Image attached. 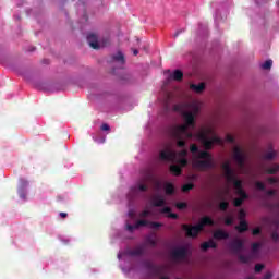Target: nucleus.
Segmentation results:
<instances>
[{
  "label": "nucleus",
  "instance_id": "obj_59",
  "mask_svg": "<svg viewBox=\"0 0 279 279\" xmlns=\"http://www.w3.org/2000/svg\"><path fill=\"white\" fill-rule=\"evenodd\" d=\"M160 279H169V278H167V277H161Z\"/></svg>",
  "mask_w": 279,
  "mask_h": 279
},
{
  "label": "nucleus",
  "instance_id": "obj_30",
  "mask_svg": "<svg viewBox=\"0 0 279 279\" xmlns=\"http://www.w3.org/2000/svg\"><path fill=\"white\" fill-rule=\"evenodd\" d=\"M272 65H274V61L267 60L262 64V69H264L265 71H269V69H271Z\"/></svg>",
  "mask_w": 279,
  "mask_h": 279
},
{
  "label": "nucleus",
  "instance_id": "obj_27",
  "mask_svg": "<svg viewBox=\"0 0 279 279\" xmlns=\"http://www.w3.org/2000/svg\"><path fill=\"white\" fill-rule=\"evenodd\" d=\"M193 189H195V184L186 183V184L182 185L181 191L183 193H189L190 191H193Z\"/></svg>",
  "mask_w": 279,
  "mask_h": 279
},
{
  "label": "nucleus",
  "instance_id": "obj_1",
  "mask_svg": "<svg viewBox=\"0 0 279 279\" xmlns=\"http://www.w3.org/2000/svg\"><path fill=\"white\" fill-rule=\"evenodd\" d=\"M174 112H180L184 120V124H175L168 128V134L171 138L177 141V147L184 149L186 147V141L193 138V132L195 130V117L199 114V105L197 102L192 104H177L173 107Z\"/></svg>",
  "mask_w": 279,
  "mask_h": 279
},
{
  "label": "nucleus",
  "instance_id": "obj_15",
  "mask_svg": "<svg viewBox=\"0 0 279 279\" xmlns=\"http://www.w3.org/2000/svg\"><path fill=\"white\" fill-rule=\"evenodd\" d=\"M217 250V243L213 240H209L207 242H204L203 244H201V250L203 252H207V250Z\"/></svg>",
  "mask_w": 279,
  "mask_h": 279
},
{
  "label": "nucleus",
  "instance_id": "obj_60",
  "mask_svg": "<svg viewBox=\"0 0 279 279\" xmlns=\"http://www.w3.org/2000/svg\"><path fill=\"white\" fill-rule=\"evenodd\" d=\"M130 216L132 217V213H130Z\"/></svg>",
  "mask_w": 279,
  "mask_h": 279
},
{
  "label": "nucleus",
  "instance_id": "obj_57",
  "mask_svg": "<svg viewBox=\"0 0 279 279\" xmlns=\"http://www.w3.org/2000/svg\"><path fill=\"white\" fill-rule=\"evenodd\" d=\"M174 36H175V37L180 36V32H177V33L174 34Z\"/></svg>",
  "mask_w": 279,
  "mask_h": 279
},
{
  "label": "nucleus",
  "instance_id": "obj_10",
  "mask_svg": "<svg viewBox=\"0 0 279 279\" xmlns=\"http://www.w3.org/2000/svg\"><path fill=\"white\" fill-rule=\"evenodd\" d=\"M195 169H201V171H204V169H215V160H196L194 161Z\"/></svg>",
  "mask_w": 279,
  "mask_h": 279
},
{
  "label": "nucleus",
  "instance_id": "obj_25",
  "mask_svg": "<svg viewBox=\"0 0 279 279\" xmlns=\"http://www.w3.org/2000/svg\"><path fill=\"white\" fill-rule=\"evenodd\" d=\"M114 62H121L122 64H125V56L121 51H119L116 56L112 57Z\"/></svg>",
  "mask_w": 279,
  "mask_h": 279
},
{
  "label": "nucleus",
  "instance_id": "obj_55",
  "mask_svg": "<svg viewBox=\"0 0 279 279\" xmlns=\"http://www.w3.org/2000/svg\"><path fill=\"white\" fill-rule=\"evenodd\" d=\"M271 272H267L265 276H264V279H271Z\"/></svg>",
  "mask_w": 279,
  "mask_h": 279
},
{
  "label": "nucleus",
  "instance_id": "obj_32",
  "mask_svg": "<svg viewBox=\"0 0 279 279\" xmlns=\"http://www.w3.org/2000/svg\"><path fill=\"white\" fill-rule=\"evenodd\" d=\"M149 228H151L153 230H158V228H162V223L160 222H154V221H149L148 222Z\"/></svg>",
  "mask_w": 279,
  "mask_h": 279
},
{
  "label": "nucleus",
  "instance_id": "obj_39",
  "mask_svg": "<svg viewBox=\"0 0 279 279\" xmlns=\"http://www.w3.org/2000/svg\"><path fill=\"white\" fill-rule=\"evenodd\" d=\"M234 223V218H232V217H227L226 219H225V225L226 226H232Z\"/></svg>",
  "mask_w": 279,
  "mask_h": 279
},
{
  "label": "nucleus",
  "instance_id": "obj_38",
  "mask_svg": "<svg viewBox=\"0 0 279 279\" xmlns=\"http://www.w3.org/2000/svg\"><path fill=\"white\" fill-rule=\"evenodd\" d=\"M265 269V265L256 264L255 265V274H260Z\"/></svg>",
  "mask_w": 279,
  "mask_h": 279
},
{
  "label": "nucleus",
  "instance_id": "obj_12",
  "mask_svg": "<svg viewBox=\"0 0 279 279\" xmlns=\"http://www.w3.org/2000/svg\"><path fill=\"white\" fill-rule=\"evenodd\" d=\"M243 245L244 243L242 242V240L235 239L230 243V250H232L234 254H239V252L243 250Z\"/></svg>",
  "mask_w": 279,
  "mask_h": 279
},
{
  "label": "nucleus",
  "instance_id": "obj_50",
  "mask_svg": "<svg viewBox=\"0 0 279 279\" xmlns=\"http://www.w3.org/2000/svg\"><path fill=\"white\" fill-rule=\"evenodd\" d=\"M245 211L243 209H240L239 211V216H240V219H245Z\"/></svg>",
  "mask_w": 279,
  "mask_h": 279
},
{
  "label": "nucleus",
  "instance_id": "obj_47",
  "mask_svg": "<svg viewBox=\"0 0 279 279\" xmlns=\"http://www.w3.org/2000/svg\"><path fill=\"white\" fill-rule=\"evenodd\" d=\"M100 130H102V132H108V131H110V125H108V124H102L101 126H100Z\"/></svg>",
  "mask_w": 279,
  "mask_h": 279
},
{
  "label": "nucleus",
  "instance_id": "obj_16",
  "mask_svg": "<svg viewBox=\"0 0 279 279\" xmlns=\"http://www.w3.org/2000/svg\"><path fill=\"white\" fill-rule=\"evenodd\" d=\"M129 256H143L145 254V246H137L134 250L128 251Z\"/></svg>",
  "mask_w": 279,
  "mask_h": 279
},
{
  "label": "nucleus",
  "instance_id": "obj_51",
  "mask_svg": "<svg viewBox=\"0 0 279 279\" xmlns=\"http://www.w3.org/2000/svg\"><path fill=\"white\" fill-rule=\"evenodd\" d=\"M168 217L170 218V219H178V214H173V213H169V215H168Z\"/></svg>",
  "mask_w": 279,
  "mask_h": 279
},
{
  "label": "nucleus",
  "instance_id": "obj_52",
  "mask_svg": "<svg viewBox=\"0 0 279 279\" xmlns=\"http://www.w3.org/2000/svg\"><path fill=\"white\" fill-rule=\"evenodd\" d=\"M29 184V182L25 179H21V185L22 186H27Z\"/></svg>",
  "mask_w": 279,
  "mask_h": 279
},
{
  "label": "nucleus",
  "instance_id": "obj_35",
  "mask_svg": "<svg viewBox=\"0 0 279 279\" xmlns=\"http://www.w3.org/2000/svg\"><path fill=\"white\" fill-rule=\"evenodd\" d=\"M255 187L257 189V191H265L266 187H265V183L260 182V181H257L255 183Z\"/></svg>",
  "mask_w": 279,
  "mask_h": 279
},
{
  "label": "nucleus",
  "instance_id": "obj_43",
  "mask_svg": "<svg viewBox=\"0 0 279 279\" xmlns=\"http://www.w3.org/2000/svg\"><path fill=\"white\" fill-rule=\"evenodd\" d=\"M267 182H269L270 184H278V179L275 177H268Z\"/></svg>",
  "mask_w": 279,
  "mask_h": 279
},
{
  "label": "nucleus",
  "instance_id": "obj_37",
  "mask_svg": "<svg viewBox=\"0 0 279 279\" xmlns=\"http://www.w3.org/2000/svg\"><path fill=\"white\" fill-rule=\"evenodd\" d=\"M178 156H179V158H186V156H189V150L183 149V150L177 153V158H178Z\"/></svg>",
  "mask_w": 279,
  "mask_h": 279
},
{
  "label": "nucleus",
  "instance_id": "obj_21",
  "mask_svg": "<svg viewBox=\"0 0 279 279\" xmlns=\"http://www.w3.org/2000/svg\"><path fill=\"white\" fill-rule=\"evenodd\" d=\"M198 158L201 160H215V159H213V155H210V153H208L206 150H199Z\"/></svg>",
  "mask_w": 279,
  "mask_h": 279
},
{
  "label": "nucleus",
  "instance_id": "obj_44",
  "mask_svg": "<svg viewBox=\"0 0 279 279\" xmlns=\"http://www.w3.org/2000/svg\"><path fill=\"white\" fill-rule=\"evenodd\" d=\"M267 197H274L276 196V190H267L266 191Z\"/></svg>",
  "mask_w": 279,
  "mask_h": 279
},
{
  "label": "nucleus",
  "instance_id": "obj_3",
  "mask_svg": "<svg viewBox=\"0 0 279 279\" xmlns=\"http://www.w3.org/2000/svg\"><path fill=\"white\" fill-rule=\"evenodd\" d=\"M206 226H215V220H213V218H210L208 216H205L201 219L199 223H197L195 226L182 225V230L185 231L186 236H189L191 239H195V238H197L199 232H202V230H204V227H206Z\"/></svg>",
  "mask_w": 279,
  "mask_h": 279
},
{
  "label": "nucleus",
  "instance_id": "obj_56",
  "mask_svg": "<svg viewBox=\"0 0 279 279\" xmlns=\"http://www.w3.org/2000/svg\"><path fill=\"white\" fill-rule=\"evenodd\" d=\"M133 54H134V56H138V50L134 49V50H133Z\"/></svg>",
  "mask_w": 279,
  "mask_h": 279
},
{
  "label": "nucleus",
  "instance_id": "obj_4",
  "mask_svg": "<svg viewBox=\"0 0 279 279\" xmlns=\"http://www.w3.org/2000/svg\"><path fill=\"white\" fill-rule=\"evenodd\" d=\"M160 160L167 162H178L179 167H186L189 165V159L186 158H178V153L175 150H171L169 148L163 149L159 153Z\"/></svg>",
  "mask_w": 279,
  "mask_h": 279
},
{
  "label": "nucleus",
  "instance_id": "obj_31",
  "mask_svg": "<svg viewBox=\"0 0 279 279\" xmlns=\"http://www.w3.org/2000/svg\"><path fill=\"white\" fill-rule=\"evenodd\" d=\"M145 226H149V221L148 220H137L136 223H135V228H143Z\"/></svg>",
  "mask_w": 279,
  "mask_h": 279
},
{
  "label": "nucleus",
  "instance_id": "obj_34",
  "mask_svg": "<svg viewBox=\"0 0 279 279\" xmlns=\"http://www.w3.org/2000/svg\"><path fill=\"white\" fill-rule=\"evenodd\" d=\"M230 206V203H228V202H221L220 204H219V209L220 210H222V211H226V210H228V207Z\"/></svg>",
  "mask_w": 279,
  "mask_h": 279
},
{
  "label": "nucleus",
  "instance_id": "obj_54",
  "mask_svg": "<svg viewBox=\"0 0 279 279\" xmlns=\"http://www.w3.org/2000/svg\"><path fill=\"white\" fill-rule=\"evenodd\" d=\"M199 177L197 174H192L189 177V180L195 181L197 180Z\"/></svg>",
  "mask_w": 279,
  "mask_h": 279
},
{
  "label": "nucleus",
  "instance_id": "obj_48",
  "mask_svg": "<svg viewBox=\"0 0 279 279\" xmlns=\"http://www.w3.org/2000/svg\"><path fill=\"white\" fill-rule=\"evenodd\" d=\"M252 234L253 236H258V234H260V228L253 229Z\"/></svg>",
  "mask_w": 279,
  "mask_h": 279
},
{
  "label": "nucleus",
  "instance_id": "obj_9",
  "mask_svg": "<svg viewBox=\"0 0 279 279\" xmlns=\"http://www.w3.org/2000/svg\"><path fill=\"white\" fill-rule=\"evenodd\" d=\"M187 254H189V251L186 250V247L183 246V247L173 248L170 253V256L172 260H184Z\"/></svg>",
  "mask_w": 279,
  "mask_h": 279
},
{
  "label": "nucleus",
  "instance_id": "obj_8",
  "mask_svg": "<svg viewBox=\"0 0 279 279\" xmlns=\"http://www.w3.org/2000/svg\"><path fill=\"white\" fill-rule=\"evenodd\" d=\"M148 189L149 186H147V184L137 183L130 189L128 197L130 201L135 199V197H138V193H145Z\"/></svg>",
  "mask_w": 279,
  "mask_h": 279
},
{
  "label": "nucleus",
  "instance_id": "obj_42",
  "mask_svg": "<svg viewBox=\"0 0 279 279\" xmlns=\"http://www.w3.org/2000/svg\"><path fill=\"white\" fill-rule=\"evenodd\" d=\"M271 239H272V241H275V243H278V241H279L278 231H274V232L271 233Z\"/></svg>",
  "mask_w": 279,
  "mask_h": 279
},
{
  "label": "nucleus",
  "instance_id": "obj_6",
  "mask_svg": "<svg viewBox=\"0 0 279 279\" xmlns=\"http://www.w3.org/2000/svg\"><path fill=\"white\" fill-rule=\"evenodd\" d=\"M232 153L233 160L236 162L240 169H243V167H245V160H247V155H245L243 148L239 146L233 147Z\"/></svg>",
  "mask_w": 279,
  "mask_h": 279
},
{
  "label": "nucleus",
  "instance_id": "obj_20",
  "mask_svg": "<svg viewBox=\"0 0 279 279\" xmlns=\"http://www.w3.org/2000/svg\"><path fill=\"white\" fill-rule=\"evenodd\" d=\"M191 90H194V93H204L206 88V84L199 83L198 85L191 84L190 85Z\"/></svg>",
  "mask_w": 279,
  "mask_h": 279
},
{
  "label": "nucleus",
  "instance_id": "obj_2",
  "mask_svg": "<svg viewBox=\"0 0 279 279\" xmlns=\"http://www.w3.org/2000/svg\"><path fill=\"white\" fill-rule=\"evenodd\" d=\"M196 138L202 143L203 147L208 151L213 149V145L217 143L218 145H221L223 141L215 134V131H213L211 128H208L204 131H201L196 134Z\"/></svg>",
  "mask_w": 279,
  "mask_h": 279
},
{
  "label": "nucleus",
  "instance_id": "obj_23",
  "mask_svg": "<svg viewBox=\"0 0 279 279\" xmlns=\"http://www.w3.org/2000/svg\"><path fill=\"white\" fill-rule=\"evenodd\" d=\"M170 171L173 173V175H182V168L178 165H171L170 166Z\"/></svg>",
  "mask_w": 279,
  "mask_h": 279
},
{
  "label": "nucleus",
  "instance_id": "obj_49",
  "mask_svg": "<svg viewBox=\"0 0 279 279\" xmlns=\"http://www.w3.org/2000/svg\"><path fill=\"white\" fill-rule=\"evenodd\" d=\"M161 213H163L165 215H169L171 213V208L170 207H163Z\"/></svg>",
  "mask_w": 279,
  "mask_h": 279
},
{
  "label": "nucleus",
  "instance_id": "obj_24",
  "mask_svg": "<svg viewBox=\"0 0 279 279\" xmlns=\"http://www.w3.org/2000/svg\"><path fill=\"white\" fill-rule=\"evenodd\" d=\"M165 192L166 195H173V193H175V186H173L172 183H166Z\"/></svg>",
  "mask_w": 279,
  "mask_h": 279
},
{
  "label": "nucleus",
  "instance_id": "obj_41",
  "mask_svg": "<svg viewBox=\"0 0 279 279\" xmlns=\"http://www.w3.org/2000/svg\"><path fill=\"white\" fill-rule=\"evenodd\" d=\"M126 230L129 232H134V230H138V228L136 227V225H126Z\"/></svg>",
  "mask_w": 279,
  "mask_h": 279
},
{
  "label": "nucleus",
  "instance_id": "obj_18",
  "mask_svg": "<svg viewBox=\"0 0 279 279\" xmlns=\"http://www.w3.org/2000/svg\"><path fill=\"white\" fill-rule=\"evenodd\" d=\"M184 78V73L181 70H174V72L170 75V80H174V82H182Z\"/></svg>",
  "mask_w": 279,
  "mask_h": 279
},
{
  "label": "nucleus",
  "instance_id": "obj_28",
  "mask_svg": "<svg viewBox=\"0 0 279 279\" xmlns=\"http://www.w3.org/2000/svg\"><path fill=\"white\" fill-rule=\"evenodd\" d=\"M248 197H243L240 196L239 198H235L233 201V205L235 206V208H240V206H243V202H245V199H247Z\"/></svg>",
  "mask_w": 279,
  "mask_h": 279
},
{
  "label": "nucleus",
  "instance_id": "obj_5",
  "mask_svg": "<svg viewBox=\"0 0 279 279\" xmlns=\"http://www.w3.org/2000/svg\"><path fill=\"white\" fill-rule=\"evenodd\" d=\"M258 252H260V243L255 242L252 244L251 253L248 255L240 254L238 258L240 263L247 265V263H250L251 260H254V258H258Z\"/></svg>",
  "mask_w": 279,
  "mask_h": 279
},
{
  "label": "nucleus",
  "instance_id": "obj_26",
  "mask_svg": "<svg viewBox=\"0 0 279 279\" xmlns=\"http://www.w3.org/2000/svg\"><path fill=\"white\" fill-rule=\"evenodd\" d=\"M278 171H279V165H275L274 167L268 168V169L266 170V173H267L268 175H276V174L278 173Z\"/></svg>",
  "mask_w": 279,
  "mask_h": 279
},
{
  "label": "nucleus",
  "instance_id": "obj_40",
  "mask_svg": "<svg viewBox=\"0 0 279 279\" xmlns=\"http://www.w3.org/2000/svg\"><path fill=\"white\" fill-rule=\"evenodd\" d=\"M175 206L179 210H184V208H187L189 205L186 203H177Z\"/></svg>",
  "mask_w": 279,
  "mask_h": 279
},
{
  "label": "nucleus",
  "instance_id": "obj_14",
  "mask_svg": "<svg viewBox=\"0 0 279 279\" xmlns=\"http://www.w3.org/2000/svg\"><path fill=\"white\" fill-rule=\"evenodd\" d=\"M214 239H216L217 241H226V239H230V234L221 229H218L214 233Z\"/></svg>",
  "mask_w": 279,
  "mask_h": 279
},
{
  "label": "nucleus",
  "instance_id": "obj_17",
  "mask_svg": "<svg viewBox=\"0 0 279 279\" xmlns=\"http://www.w3.org/2000/svg\"><path fill=\"white\" fill-rule=\"evenodd\" d=\"M153 206H155L156 208L165 206V198L160 195H155L153 197Z\"/></svg>",
  "mask_w": 279,
  "mask_h": 279
},
{
  "label": "nucleus",
  "instance_id": "obj_22",
  "mask_svg": "<svg viewBox=\"0 0 279 279\" xmlns=\"http://www.w3.org/2000/svg\"><path fill=\"white\" fill-rule=\"evenodd\" d=\"M235 230H238V232L240 233L247 232L248 230L247 221L241 220L240 225L235 227Z\"/></svg>",
  "mask_w": 279,
  "mask_h": 279
},
{
  "label": "nucleus",
  "instance_id": "obj_61",
  "mask_svg": "<svg viewBox=\"0 0 279 279\" xmlns=\"http://www.w3.org/2000/svg\"><path fill=\"white\" fill-rule=\"evenodd\" d=\"M278 5H279V1H278Z\"/></svg>",
  "mask_w": 279,
  "mask_h": 279
},
{
  "label": "nucleus",
  "instance_id": "obj_29",
  "mask_svg": "<svg viewBox=\"0 0 279 279\" xmlns=\"http://www.w3.org/2000/svg\"><path fill=\"white\" fill-rule=\"evenodd\" d=\"M276 156V151L274 149H270L268 153L264 155L265 160H274Z\"/></svg>",
  "mask_w": 279,
  "mask_h": 279
},
{
  "label": "nucleus",
  "instance_id": "obj_13",
  "mask_svg": "<svg viewBox=\"0 0 279 279\" xmlns=\"http://www.w3.org/2000/svg\"><path fill=\"white\" fill-rule=\"evenodd\" d=\"M87 43L92 49H99V41L94 33L87 35Z\"/></svg>",
  "mask_w": 279,
  "mask_h": 279
},
{
  "label": "nucleus",
  "instance_id": "obj_19",
  "mask_svg": "<svg viewBox=\"0 0 279 279\" xmlns=\"http://www.w3.org/2000/svg\"><path fill=\"white\" fill-rule=\"evenodd\" d=\"M147 269L150 271L151 276H159L160 274V266H156L151 263H147Z\"/></svg>",
  "mask_w": 279,
  "mask_h": 279
},
{
  "label": "nucleus",
  "instance_id": "obj_53",
  "mask_svg": "<svg viewBox=\"0 0 279 279\" xmlns=\"http://www.w3.org/2000/svg\"><path fill=\"white\" fill-rule=\"evenodd\" d=\"M61 219H66V217H69V214L61 211L60 214Z\"/></svg>",
  "mask_w": 279,
  "mask_h": 279
},
{
  "label": "nucleus",
  "instance_id": "obj_7",
  "mask_svg": "<svg viewBox=\"0 0 279 279\" xmlns=\"http://www.w3.org/2000/svg\"><path fill=\"white\" fill-rule=\"evenodd\" d=\"M227 182H232L236 195H239L240 197H250L245 190H243V181L236 179L234 174L232 175V179H227Z\"/></svg>",
  "mask_w": 279,
  "mask_h": 279
},
{
  "label": "nucleus",
  "instance_id": "obj_11",
  "mask_svg": "<svg viewBox=\"0 0 279 279\" xmlns=\"http://www.w3.org/2000/svg\"><path fill=\"white\" fill-rule=\"evenodd\" d=\"M222 171H225V178H227V180H232L234 170L230 167V161L222 163Z\"/></svg>",
  "mask_w": 279,
  "mask_h": 279
},
{
  "label": "nucleus",
  "instance_id": "obj_36",
  "mask_svg": "<svg viewBox=\"0 0 279 279\" xmlns=\"http://www.w3.org/2000/svg\"><path fill=\"white\" fill-rule=\"evenodd\" d=\"M146 243H147V245H150L151 247H156V241L151 236L146 238Z\"/></svg>",
  "mask_w": 279,
  "mask_h": 279
},
{
  "label": "nucleus",
  "instance_id": "obj_45",
  "mask_svg": "<svg viewBox=\"0 0 279 279\" xmlns=\"http://www.w3.org/2000/svg\"><path fill=\"white\" fill-rule=\"evenodd\" d=\"M226 142L227 143H234V136H232L231 134H227Z\"/></svg>",
  "mask_w": 279,
  "mask_h": 279
},
{
  "label": "nucleus",
  "instance_id": "obj_46",
  "mask_svg": "<svg viewBox=\"0 0 279 279\" xmlns=\"http://www.w3.org/2000/svg\"><path fill=\"white\" fill-rule=\"evenodd\" d=\"M149 215H150V211L147 210V209H145V210H143V211L140 214V217L145 218V217H149Z\"/></svg>",
  "mask_w": 279,
  "mask_h": 279
},
{
  "label": "nucleus",
  "instance_id": "obj_58",
  "mask_svg": "<svg viewBox=\"0 0 279 279\" xmlns=\"http://www.w3.org/2000/svg\"><path fill=\"white\" fill-rule=\"evenodd\" d=\"M157 189H160V182H157Z\"/></svg>",
  "mask_w": 279,
  "mask_h": 279
},
{
  "label": "nucleus",
  "instance_id": "obj_33",
  "mask_svg": "<svg viewBox=\"0 0 279 279\" xmlns=\"http://www.w3.org/2000/svg\"><path fill=\"white\" fill-rule=\"evenodd\" d=\"M190 151H191L192 154H199V147L197 146V144H192V145L190 146Z\"/></svg>",
  "mask_w": 279,
  "mask_h": 279
}]
</instances>
